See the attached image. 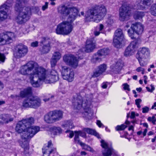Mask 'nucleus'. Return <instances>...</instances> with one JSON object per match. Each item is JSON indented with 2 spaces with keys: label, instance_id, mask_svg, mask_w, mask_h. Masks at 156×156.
I'll use <instances>...</instances> for the list:
<instances>
[{
  "label": "nucleus",
  "instance_id": "obj_1",
  "mask_svg": "<svg viewBox=\"0 0 156 156\" xmlns=\"http://www.w3.org/2000/svg\"><path fill=\"white\" fill-rule=\"evenodd\" d=\"M19 72L23 75L30 74V82L34 87H40L43 82L49 83L57 81L59 79L58 74L55 70L49 72L32 61L29 62L21 66Z\"/></svg>",
  "mask_w": 156,
  "mask_h": 156
},
{
  "label": "nucleus",
  "instance_id": "obj_2",
  "mask_svg": "<svg viewBox=\"0 0 156 156\" xmlns=\"http://www.w3.org/2000/svg\"><path fill=\"white\" fill-rule=\"evenodd\" d=\"M58 12L63 16L69 15L68 20L59 23L56 29V33L58 34L68 35L72 31L73 26L72 22L78 16H80L79 10L76 7H68L63 5H60L57 8Z\"/></svg>",
  "mask_w": 156,
  "mask_h": 156
},
{
  "label": "nucleus",
  "instance_id": "obj_3",
  "mask_svg": "<svg viewBox=\"0 0 156 156\" xmlns=\"http://www.w3.org/2000/svg\"><path fill=\"white\" fill-rule=\"evenodd\" d=\"M22 121L25 125L27 130V136L26 133H23L21 136L22 140L20 141V144L21 146L26 151L29 149V142L30 139L38 132L40 131V127L37 126H31L34 123V119L32 117H30L23 119Z\"/></svg>",
  "mask_w": 156,
  "mask_h": 156
},
{
  "label": "nucleus",
  "instance_id": "obj_4",
  "mask_svg": "<svg viewBox=\"0 0 156 156\" xmlns=\"http://www.w3.org/2000/svg\"><path fill=\"white\" fill-rule=\"evenodd\" d=\"M106 12V8L104 5H96L87 11L85 15L86 20L98 23L103 19Z\"/></svg>",
  "mask_w": 156,
  "mask_h": 156
},
{
  "label": "nucleus",
  "instance_id": "obj_5",
  "mask_svg": "<svg viewBox=\"0 0 156 156\" xmlns=\"http://www.w3.org/2000/svg\"><path fill=\"white\" fill-rule=\"evenodd\" d=\"M23 2L17 3L15 6V9L19 12L18 16L16 18L17 23L22 24L27 21L30 19L31 15V9L30 8L26 7H22V3Z\"/></svg>",
  "mask_w": 156,
  "mask_h": 156
},
{
  "label": "nucleus",
  "instance_id": "obj_6",
  "mask_svg": "<svg viewBox=\"0 0 156 156\" xmlns=\"http://www.w3.org/2000/svg\"><path fill=\"white\" fill-rule=\"evenodd\" d=\"M74 108L76 109H83L84 114H89L90 113V102L87 101L83 100L80 97L76 99L73 103Z\"/></svg>",
  "mask_w": 156,
  "mask_h": 156
},
{
  "label": "nucleus",
  "instance_id": "obj_7",
  "mask_svg": "<svg viewBox=\"0 0 156 156\" xmlns=\"http://www.w3.org/2000/svg\"><path fill=\"white\" fill-rule=\"evenodd\" d=\"M41 104V100L38 97L30 96L23 101L22 106L25 108H36L40 106Z\"/></svg>",
  "mask_w": 156,
  "mask_h": 156
},
{
  "label": "nucleus",
  "instance_id": "obj_8",
  "mask_svg": "<svg viewBox=\"0 0 156 156\" xmlns=\"http://www.w3.org/2000/svg\"><path fill=\"white\" fill-rule=\"evenodd\" d=\"M77 52L76 55L78 56V58H80V57L79 56L80 54L82 53V51L81 50ZM77 57H76L72 55H65L63 58V60L67 65L72 66L73 68H76L78 65V59Z\"/></svg>",
  "mask_w": 156,
  "mask_h": 156
},
{
  "label": "nucleus",
  "instance_id": "obj_9",
  "mask_svg": "<svg viewBox=\"0 0 156 156\" xmlns=\"http://www.w3.org/2000/svg\"><path fill=\"white\" fill-rule=\"evenodd\" d=\"M131 30L129 29L128 30V33L131 38L133 39L135 38L134 33L137 35H140L143 33L144 27L140 23H137L133 24L131 26Z\"/></svg>",
  "mask_w": 156,
  "mask_h": 156
},
{
  "label": "nucleus",
  "instance_id": "obj_10",
  "mask_svg": "<svg viewBox=\"0 0 156 156\" xmlns=\"http://www.w3.org/2000/svg\"><path fill=\"white\" fill-rule=\"evenodd\" d=\"M131 8L128 5H123L119 10V17L120 20L124 21L129 19L131 13Z\"/></svg>",
  "mask_w": 156,
  "mask_h": 156
},
{
  "label": "nucleus",
  "instance_id": "obj_11",
  "mask_svg": "<svg viewBox=\"0 0 156 156\" xmlns=\"http://www.w3.org/2000/svg\"><path fill=\"white\" fill-rule=\"evenodd\" d=\"M125 41L122 31L121 29H118L115 31L113 41L114 45L117 48H120Z\"/></svg>",
  "mask_w": 156,
  "mask_h": 156
},
{
  "label": "nucleus",
  "instance_id": "obj_12",
  "mask_svg": "<svg viewBox=\"0 0 156 156\" xmlns=\"http://www.w3.org/2000/svg\"><path fill=\"white\" fill-rule=\"evenodd\" d=\"M61 74L63 79L69 82L72 81L74 78V73L69 68L66 66H62Z\"/></svg>",
  "mask_w": 156,
  "mask_h": 156
},
{
  "label": "nucleus",
  "instance_id": "obj_13",
  "mask_svg": "<svg viewBox=\"0 0 156 156\" xmlns=\"http://www.w3.org/2000/svg\"><path fill=\"white\" fill-rule=\"evenodd\" d=\"M40 44L41 47L40 49V51L43 54L48 53L52 47V43L51 40L45 38H42Z\"/></svg>",
  "mask_w": 156,
  "mask_h": 156
},
{
  "label": "nucleus",
  "instance_id": "obj_14",
  "mask_svg": "<svg viewBox=\"0 0 156 156\" xmlns=\"http://www.w3.org/2000/svg\"><path fill=\"white\" fill-rule=\"evenodd\" d=\"M15 37L14 34L11 32H8L6 34H0V45L9 44L12 42L13 39Z\"/></svg>",
  "mask_w": 156,
  "mask_h": 156
},
{
  "label": "nucleus",
  "instance_id": "obj_15",
  "mask_svg": "<svg viewBox=\"0 0 156 156\" xmlns=\"http://www.w3.org/2000/svg\"><path fill=\"white\" fill-rule=\"evenodd\" d=\"M28 52L27 47L23 44H20L17 46L14 55L17 58L24 57Z\"/></svg>",
  "mask_w": 156,
  "mask_h": 156
},
{
  "label": "nucleus",
  "instance_id": "obj_16",
  "mask_svg": "<svg viewBox=\"0 0 156 156\" xmlns=\"http://www.w3.org/2000/svg\"><path fill=\"white\" fill-rule=\"evenodd\" d=\"M42 151L44 156H54L53 154L56 152V149L53 147L51 141L48 142L47 147H43Z\"/></svg>",
  "mask_w": 156,
  "mask_h": 156
},
{
  "label": "nucleus",
  "instance_id": "obj_17",
  "mask_svg": "<svg viewBox=\"0 0 156 156\" xmlns=\"http://www.w3.org/2000/svg\"><path fill=\"white\" fill-rule=\"evenodd\" d=\"M153 0H137L134 9H144L146 7L149 6L153 2Z\"/></svg>",
  "mask_w": 156,
  "mask_h": 156
},
{
  "label": "nucleus",
  "instance_id": "obj_18",
  "mask_svg": "<svg viewBox=\"0 0 156 156\" xmlns=\"http://www.w3.org/2000/svg\"><path fill=\"white\" fill-rule=\"evenodd\" d=\"M9 7L5 4L1 6V10H0V22L6 20L8 17V14L7 12Z\"/></svg>",
  "mask_w": 156,
  "mask_h": 156
},
{
  "label": "nucleus",
  "instance_id": "obj_19",
  "mask_svg": "<svg viewBox=\"0 0 156 156\" xmlns=\"http://www.w3.org/2000/svg\"><path fill=\"white\" fill-rule=\"evenodd\" d=\"M101 145L103 149L102 154L104 156H110L113 152V150L108 147L107 143L104 140L101 141Z\"/></svg>",
  "mask_w": 156,
  "mask_h": 156
},
{
  "label": "nucleus",
  "instance_id": "obj_20",
  "mask_svg": "<svg viewBox=\"0 0 156 156\" xmlns=\"http://www.w3.org/2000/svg\"><path fill=\"white\" fill-rule=\"evenodd\" d=\"M16 131L18 133H22L21 136L23 134V133H26V135L27 136V133L26 132L27 130V128H26L25 125L23 123V122L22 121L19 122L16 124ZM22 140V139L19 141V142L20 143V141Z\"/></svg>",
  "mask_w": 156,
  "mask_h": 156
},
{
  "label": "nucleus",
  "instance_id": "obj_21",
  "mask_svg": "<svg viewBox=\"0 0 156 156\" xmlns=\"http://www.w3.org/2000/svg\"><path fill=\"white\" fill-rule=\"evenodd\" d=\"M95 42L93 39H88L86 41L85 51L89 52L92 51L95 48Z\"/></svg>",
  "mask_w": 156,
  "mask_h": 156
},
{
  "label": "nucleus",
  "instance_id": "obj_22",
  "mask_svg": "<svg viewBox=\"0 0 156 156\" xmlns=\"http://www.w3.org/2000/svg\"><path fill=\"white\" fill-rule=\"evenodd\" d=\"M123 66V63L121 60H118L115 65L111 66V71L115 73H119Z\"/></svg>",
  "mask_w": 156,
  "mask_h": 156
},
{
  "label": "nucleus",
  "instance_id": "obj_23",
  "mask_svg": "<svg viewBox=\"0 0 156 156\" xmlns=\"http://www.w3.org/2000/svg\"><path fill=\"white\" fill-rule=\"evenodd\" d=\"M107 66L105 64H102L98 66L96 70L94 73L93 76L94 77L99 76L103 73L105 72L107 69Z\"/></svg>",
  "mask_w": 156,
  "mask_h": 156
},
{
  "label": "nucleus",
  "instance_id": "obj_24",
  "mask_svg": "<svg viewBox=\"0 0 156 156\" xmlns=\"http://www.w3.org/2000/svg\"><path fill=\"white\" fill-rule=\"evenodd\" d=\"M13 118L9 115H0V123H8L10 122L13 121Z\"/></svg>",
  "mask_w": 156,
  "mask_h": 156
},
{
  "label": "nucleus",
  "instance_id": "obj_25",
  "mask_svg": "<svg viewBox=\"0 0 156 156\" xmlns=\"http://www.w3.org/2000/svg\"><path fill=\"white\" fill-rule=\"evenodd\" d=\"M50 112L54 122L58 121L62 118L63 112L62 111L55 110Z\"/></svg>",
  "mask_w": 156,
  "mask_h": 156
},
{
  "label": "nucleus",
  "instance_id": "obj_26",
  "mask_svg": "<svg viewBox=\"0 0 156 156\" xmlns=\"http://www.w3.org/2000/svg\"><path fill=\"white\" fill-rule=\"evenodd\" d=\"M149 51L147 48H143L136 55V58H146L149 54Z\"/></svg>",
  "mask_w": 156,
  "mask_h": 156
},
{
  "label": "nucleus",
  "instance_id": "obj_27",
  "mask_svg": "<svg viewBox=\"0 0 156 156\" xmlns=\"http://www.w3.org/2000/svg\"><path fill=\"white\" fill-rule=\"evenodd\" d=\"M32 93V88L30 87H28L20 91V96L22 98H24L31 94Z\"/></svg>",
  "mask_w": 156,
  "mask_h": 156
},
{
  "label": "nucleus",
  "instance_id": "obj_28",
  "mask_svg": "<svg viewBox=\"0 0 156 156\" xmlns=\"http://www.w3.org/2000/svg\"><path fill=\"white\" fill-rule=\"evenodd\" d=\"M110 53L109 49L107 48H105L99 50L97 53L98 55L105 57L109 55Z\"/></svg>",
  "mask_w": 156,
  "mask_h": 156
},
{
  "label": "nucleus",
  "instance_id": "obj_29",
  "mask_svg": "<svg viewBox=\"0 0 156 156\" xmlns=\"http://www.w3.org/2000/svg\"><path fill=\"white\" fill-rule=\"evenodd\" d=\"M44 121L48 123H52L54 122L51 112L46 114L44 117Z\"/></svg>",
  "mask_w": 156,
  "mask_h": 156
},
{
  "label": "nucleus",
  "instance_id": "obj_30",
  "mask_svg": "<svg viewBox=\"0 0 156 156\" xmlns=\"http://www.w3.org/2000/svg\"><path fill=\"white\" fill-rule=\"evenodd\" d=\"M83 130L88 134L93 135L96 136L98 138H100V136L99 134L94 129L87 128L84 129Z\"/></svg>",
  "mask_w": 156,
  "mask_h": 156
},
{
  "label": "nucleus",
  "instance_id": "obj_31",
  "mask_svg": "<svg viewBox=\"0 0 156 156\" xmlns=\"http://www.w3.org/2000/svg\"><path fill=\"white\" fill-rule=\"evenodd\" d=\"M104 26L102 24H100L98 26H97L94 31V34L96 36L98 35L100 33L103 32Z\"/></svg>",
  "mask_w": 156,
  "mask_h": 156
},
{
  "label": "nucleus",
  "instance_id": "obj_32",
  "mask_svg": "<svg viewBox=\"0 0 156 156\" xmlns=\"http://www.w3.org/2000/svg\"><path fill=\"white\" fill-rule=\"evenodd\" d=\"M50 131L54 135H57L61 133L62 129L58 127L54 126L51 127L50 129Z\"/></svg>",
  "mask_w": 156,
  "mask_h": 156
},
{
  "label": "nucleus",
  "instance_id": "obj_33",
  "mask_svg": "<svg viewBox=\"0 0 156 156\" xmlns=\"http://www.w3.org/2000/svg\"><path fill=\"white\" fill-rule=\"evenodd\" d=\"M62 126L66 129H72L74 127L73 123L71 121H67L62 125Z\"/></svg>",
  "mask_w": 156,
  "mask_h": 156
},
{
  "label": "nucleus",
  "instance_id": "obj_34",
  "mask_svg": "<svg viewBox=\"0 0 156 156\" xmlns=\"http://www.w3.org/2000/svg\"><path fill=\"white\" fill-rule=\"evenodd\" d=\"M127 48H129L130 50L134 52L137 48L136 41H135L132 42Z\"/></svg>",
  "mask_w": 156,
  "mask_h": 156
},
{
  "label": "nucleus",
  "instance_id": "obj_35",
  "mask_svg": "<svg viewBox=\"0 0 156 156\" xmlns=\"http://www.w3.org/2000/svg\"><path fill=\"white\" fill-rule=\"evenodd\" d=\"M75 136L74 138V141L76 143L80 144V145L83 144V143L81 142L79 139V134L81 133V131H75Z\"/></svg>",
  "mask_w": 156,
  "mask_h": 156
},
{
  "label": "nucleus",
  "instance_id": "obj_36",
  "mask_svg": "<svg viewBox=\"0 0 156 156\" xmlns=\"http://www.w3.org/2000/svg\"><path fill=\"white\" fill-rule=\"evenodd\" d=\"M144 15V12H137L134 14V17L136 19H141Z\"/></svg>",
  "mask_w": 156,
  "mask_h": 156
},
{
  "label": "nucleus",
  "instance_id": "obj_37",
  "mask_svg": "<svg viewBox=\"0 0 156 156\" xmlns=\"http://www.w3.org/2000/svg\"><path fill=\"white\" fill-rule=\"evenodd\" d=\"M101 56L98 55L97 53V54H95L93 56V58L92 59V61L93 62H96L101 61Z\"/></svg>",
  "mask_w": 156,
  "mask_h": 156
},
{
  "label": "nucleus",
  "instance_id": "obj_38",
  "mask_svg": "<svg viewBox=\"0 0 156 156\" xmlns=\"http://www.w3.org/2000/svg\"><path fill=\"white\" fill-rule=\"evenodd\" d=\"M61 55L60 53L58 51H56L54 53L52 58L59 60L61 58Z\"/></svg>",
  "mask_w": 156,
  "mask_h": 156
},
{
  "label": "nucleus",
  "instance_id": "obj_39",
  "mask_svg": "<svg viewBox=\"0 0 156 156\" xmlns=\"http://www.w3.org/2000/svg\"><path fill=\"white\" fill-rule=\"evenodd\" d=\"M139 62L140 66H144L147 64V62L145 60V58H137Z\"/></svg>",
  "mask_w": 156,
  "mask_h": 156
},
{
  "label": "nucleus",
  "instance_id": "obj_40",
  "mask_svg": "<svg viewBox=\"0 0 156 156\" xmlns=\"http://www.w3.org/2000/svg\"><path fill=\"white\" fill-rule=\"evenodd\" d=\"M80 145L82 146L83 149L90 151L92 152L94 151V150L91 147L83 143V144Z\"/></svg>",
  "mask_w": 156,
  "mask_h": 156
},
{
  "label": "nucleus",
  "instance_id": "obj_41",
  "mask_svg": "<svg viewBox=\"0 0 156 156\" xmlns=\"http://www.w3.org/2000/svg\"><path fill=\"white\" fill-rule=\"evenodd\" d=\"M150 12L152 15L156 16V4L153 5L151 6Z\"/></svg>",
  "mask_w": 156,
  "mask_h": 156
},
{
  "label": "nucleus",
  "instance_id": "obj_42",
  "mask_svg": "<svg viewBox=\"0 0 156 156\" xmlns=\"http://www.w3.org/2000/svg\"><path fill=\"white\" fill-rule=\"evenodd\" d=\"M134 52L129 49V48H126L124 53V55L126 56H129L132 55Z\"/></svg>",
  "mask_w": 156,
  "mask_h": 156
},
{
  "label": "nucleus",
  "instance_id": "obj_43",
  "mask_svg": "<svg viewBox=\"0 0 156 156\" xmlns=\"http://www.w3.org/2000/svg\"><path fill=\"white\" fill-rule=\"evenodd\" d=\"M127 126L124 124H122L121 126H118L116 128V130H122L127 127Z\"/></svg>",
  "mask_w": 156,
  "mask_h": 156
},
{
  "label": "nucleus",
  "instance_id": "obj_44",
  "mask_svg": "<svg viewBox=\"0 0 156 156\" xmlns=\"http://www.w3.org/2000/svg\"><path fill=\"white\" fill-rule=\"evenodd\" d=\"M58 61V60L51 58L50 61L51 67H54L55 66Z\"/></svg>",
  "mask_w": 156,
  "mask_h": 156
},
{
  "label": "nucleus",
  "instance_id": "obj_45",
  "mask_svg": "<svg viewBox=\"0 0 156 156\" xmlns=\"http://www.w3.org/2000/svg\"><path fill=\"white\" fill-rule=\"evenodd\" d=\"M5 57V55L0 53V63L4 62Z\"/></svg>",
  "mask_w": 156,
  "mask_h": 156
},
{
  "label": "nucleus",
  "instance_id": "obj_46",
  "mask_svg": "<svg viewBox=\"0 0 156 156\" xmlns=\"http://www.w3.org/2000/svg\"><path fill=\"white\" fill-rule=\"evenodd\" d=\"M66 133H69V137L70 138H72L74 136V133L73 131H70L69 130H67L66 131Z\"/></svg>",
  "mask_w": 156,
  "mask_h": 156
},
{
  "label": "nucleus",
  "instance_id": "obj_47",
  "mask_svg": "<svg viewBox=\"0 0 156 156\" xmlns=\"http://www.w3.org/2000/svg\"><path fill=\"white\" fill-rule=\"evenodd\" d=\"M137 72H141V73L142 74L144 73L145 69L144 68L139 67H138L136 69Z\"/></svg>",
  "mask_w": 156,
  "mask_h": 156
},
{
  "label": "nucleus",
  "instance_id": "obj_48",
  "mask_svg": "<svg viewBox=\"0 0 156 156\" xmlns=\"http://www.w3.org/2000/svg\"><path fill=\"white\" fill-rule=\"evenodd\" d=\"M142 100L141 99H138L135 100L136 104L137 105L138 108H140L141 106L140 104Z\"/></svg>",
  "mask_w": 156,
  "mask_h": 156
},
{
  "label": "nucleus",
  "instance_id": "obj_49",
  "mask_svg": "<svg viewBox=\"0 0 156 156\" xmlns=\"http://www.w3.org/2000/svg\"><path fill=\"white\" fill-rule=\"evenodd\" d=\"M123 88L125 90H127L128 91H130V89L129 88V85L127 83H125L123 84Z\"/></svg>",
  "mask_w": 156,
  "mask_h": 156
},
{
  "label": "nucleus",
  "instance_id": "obj_50",
  "mask_svg": "<svg viewBox=\"0 0 156 156\" xmlns=\"http://www.w3.org/2000/svg\"><path fill=\"white\" fill-rule=\"evenodd\" d=\"M113 19L112 17H110L108 19L107 22L108 24L111 25L113 23Z\"/></svg>",
  "mask_w": 156,
  "mask_h": 156
},
{
  "label": "nucleus",
  "instance_id": "obj_51",
  "mask_svg": "<svg viewBox=\"0 0 156 156\" xmlns=\"http://www.w3.org/2000/svg\"><path fill=\"white\" fill-rule=\"evenodd\" d=\"M48 3L47 2H45V5H43L42 7V10L44 11L46 9H47L48 7Z\"/></svg>",
  "mask_w": 156,
  "mask_h": 156
},
{
  "label": "nucleus",
  "instance_id": "obj_52",
  "mask_svg": "<svg viewBox=\"0 0 156 156\" xmlns=\"http://www.w3.org/2000/svg\"><path fill=\"white\" fill-rule=\"evenodd\" d=\"M149 110V108L147 107H145L142 108V112L143 113H147Z\"/></svg>",
  "mask_w": 156,
  "mask_h": 156
},
{
  "label": "nucleus",
  "instance_id": "obj_53",
  "mask_svg": "<svg viewBox=\"0 0 156 156\" xmlns=\"http://www.w3.org/2000/svg\"><path fill=\"white\" fill-rule=\"evenodd\" d=\"M38 42L37 41H35L31 43V46L33 47H36L38 46Z\"/></svg>",
  "mask_w": 156,
  "mask_h": 156
},
{
  "label": "nucleus",
  "instance_id": "obj_54",
  "mask_svg": "<svg viewBox=\"0 0 156 156\" xmlns=\"http://www.w3.org/2000/svg\"><path fill=\"white\" fill-rule=\"evenodd\" d=\"M139 115L138 113H136L135 114V113L134 112H131V116H130V118L132 119L134 118L135 116H138Z\"/></svg>",
  "mask_w": 156,
  "mask_h": 156
},
{
  "label": "nucleus",
  "instance_id": "obj_55",
  "mask_svg": "<svg viewBox=\"0 0 156 156\" xmlns=\"http://www.w3.org/2000/svg\"><path fill=\"white\" fill-rule=\"evenodd\" d=\"M20 97V96L16 95H12L11 96V97L12 98L16 100L19 99Z\"/></svg>",
  "mask_w": 156,
  "mask_h": 156
},
{
  "label": "nucleus",
  "instance_id": "obj_56",
  "mask_svg": "<svg viewBox=\"0 0 156 156\" xmlns=\"http://www.w3.org/2000/svg\"><path fill=\"white\" fill-rule=\"evenodd\" d=\"M151 90H150L149 87H146L147 90L149 92H152V91L154 90V87H153L152 85L151 86Z\"/></svg>",
  "mask_w": 156,
  "mask_h": 156
},
{
  "label": "nucleus",
  "instance_id": "obj_57",
  "mask_svg": "<svg viewBox=\"0 0 156 156\" xmlns=\"http://www.w3.org/2000/svg\"><path fill=\"white\" fill-rule=\"evenodd\" d=\"M97 124L100 127H101L103 125V124L99 120L97 121Z\"/></svg>",
  "mask_w": 156,
  "mask_h": 156
},
{
  "label": "nucleus",
  "instance_id": "obj_58",
  "mask_svg": "<svg viewBox=\"0 0 156 156\" xmlns=\"http://www.w3.org/2000/svg\"><path fill=\"white\" fill-rule=\"evenodd\" d=\"M107 83H102V87L104 89L106 88L107 87Z\"/></svg>",
  "mask_w": 156,
  "mask_h": 156
},
{
  "label": "nucleus",
  "instance_id": "obj_59",
  "mask_svg": "<svg viewBox=\"0 0 156 156\" xmlns=\"http://www.w3.org/2000/svg\"><path fill=\"white\" fill-rule=\"evenodd\" d=\"M154 118V117H149L148 118V120L150 121H151L153 123V119Z\"/></svg>",
  "mask_w": 156,
  "mask_h": 156
},
{
  "label": "nucleus",
  "instance_id": "obj_60",
  "mask_svg": "<svg viewBox=\"0 0 156 156\" xmlns=\"http://www.w3.org/2000/svg\"><path fill=\"white\" fill-rule=\"evenodd\" d=\"M147 129H145L144 131L143 132V135L144 136H145L146 135V133L147 132Z\"/></svg>",
  "mask_w": 156,
  "mask_h": 156
},
{
  "label": "nucleus",
  "instance_id": "obj_61",
  "mask_svg": "<svg viewBox=\"0 0 156 156\" xmlns=\"http://www.w3.org/2000/svg\"><path fill=\"white\" fill-rule=\"evenodd\" d=\"M79 135L82 137H85L86 136V134L85 133H83L81 131V133L79 134Z\"/></svg>",
  "mask_w": 156,
  "mask_h": 156
},
{
  "label": "nucleus",
  "instance_id": "obj_62",
  "mask_svg": "<svg viewBox=\"0 0 156 156\" xmlns=\"http://www.w3.org/2000/svg\"><path fill=\"white\" fill-rule=\"evenodd\" d=\"M152 108L156 109V102L154 103V105L152 107Z\"/></svg>",
  "mask_w": 156,
  "mask_h": 156
},
{
  "label": "nucleus",
  "instance_id": "obj_63",
  "mask_svg": "<svg viewBox=\"0 0 156 156\" xmlns=\"http://www.w3.org/2000/svg\"><path fill=\"white\" fill-rule=\"evenodd\" d=\"M3 87V84L0 81V90L2 89Z\"/></svg>",
  "mask_w": 156,
  "mask_h": 156
},
{
  "label": "nucleus",
  "instance_id": "obj_64",
  "mask_svg": "<svg viewBox=\"0 0 156 156\" xmlns=\"http://www.w3.org/2000/svg\"><path fill=\"white\" fill-rule=\"evenodd\" d=\"M81 155H85L86 154V153L83 151L81 152Z\"/></svg>",
  "mask_w": 156,
  "mask_h": 156
}]
</instances>
